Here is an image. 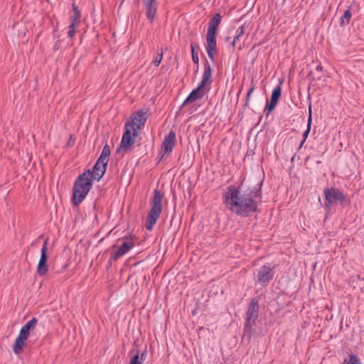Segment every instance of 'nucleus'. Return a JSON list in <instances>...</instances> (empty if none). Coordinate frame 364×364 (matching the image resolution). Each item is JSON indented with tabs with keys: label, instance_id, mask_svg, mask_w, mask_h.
I'll return each mask as SVG.
<instances>
[{
	"label": "nucleus",
	"instance_id": "1",
	"mask_svg": "<svg viewBox=\"0 0 364 364\" xmlns=\"http://www.w3.org/2000/svg\"><path fill=\"white\" fill-rule=\"evenodd\" d=\"M244 181L245 178L237 187L228 186L223 195V202L227 209L236 215L249 217L257 211L258 203L262 201L263 179L243 189Z\"/></svg>",
	"mask_w": 364,
	"mask_h": 364
},
{
	"label": "nucleus",
	"instance_id": "20",
	"mask_svg": "<svg viewBox=\"0 0 364 364\" xmlns=\"http://www.w3.org/2000/svg\"><path fill=\"white\" fill-rule=\"evenodd\" d=\"M73 14L70 16V23L79 26L81 18V12L75 3H73Z\"/></svg>",
	"mask_w": 364,
	"mask_h": 364
},
{
	"label": "nucleus",
	"instance_id": "40",
	"mask_svg": "<svg viewBox=\"0 0 364 364\" xmlns=\"http://www.w3.org/2000/svg\"><path fill=\"white\" fill-rule=\"evenodd\" d=\"M230 39H231V37L228 36L225 38V41H230Z\"/></svg>",
	"mask_w": 364,
	"mask_h": 364
},
{
	"label": "nucleus",
	"instance_id": "39",
	"mask_svg": "<svg viewBox=\"0 0 364 364\" xmlns=\"http://www.w3.org/2000/svg\"><path fill=\"white\" fill-rule=\"evenodd\" d=\"M235 45H236V42H235L234 41H232L231 42V46H232V47H235Z\"/></svg>",
	"mask_w": 364,
	"mask_h": 364
},
{
	"label": "nucleus",
	"instance_id": "31",
	"mask_svg": "<svg viewBox=\"0 0 364 364\" xmlns=\"http://www.w3.org/2000/svg\"><path fill=\"white\" fill-rule=\"evenodd\" d=\"M78 26L74 25V23H70L69 26V30L68 32V36L69 38H73L75 36L76 28Z\"/></svg>",
	"mask_w": 364,
	"mask_h": 364
},
{
	"label": "nucleus",
	"instance_id": "21",
	"mask_svg": "<svg viewBox=\"0 0 364 364\" xmlns=\"http://www.w3.org/2000/svg\"><path fill=\"white\" fill-rule=\"evenodd\" d=\"M283 83V80H280L279 85L276 86V87L272 90L271 94L270 100L279 102V99L282 96V85Z\"/></svg>",
	"mask_w": 364,
	"mask_h": 364
},
{
	"label": "nucleus",
	"instance_id": "5",
	"mask_svg": "<svg viewBox=\"0 0 364 364\" xmlns=\"http://www.w3.org/2000/svg\"><path fill=\"white\" fill-rule=\"evenodd\" d=\"M135 122H127L125 123L124 132L122 137L120 145L117 149V152L122 150L125 152H129L132 146L135 141V137L138 135V132L134 128Z\"/></svg>",
	"mask_w": 364,
	"mask_h": 364
},
{
	"label": "nucleus",
	"instance_id": "13",
	"mask_svg": "<svg viewBox=\"0 0 364 364\" xmlns=\"http://www.w3.org/2000/svg\"><path fill=\"white\" fill-rule=\"evenodd\" d=\"M209 90V88L206 90L205 87L200 86V85L198 87L193 90L186 97L185 101L183 102L182 107L185 106L187 104L195 102L197 100L202 99L205 95L206 92Z\"/></svg>",
	"mask_w": 364,
	"mask_h": 364
},
{
	"label": "nucleus",
	"instance_id": "26",
	"mask_svg": "<svg viewBox=\"0 0 364 364\" xmlns=\"http://www.w3.org/2000/svg\"><path fill=\"white\" fill-rule=\"evenodd\" d=\"M255 89V84L254 83V79L252 78L251 83H250V87L248 90V92L246 95L245 102L244 104L245 107H248L250 105V102L252 97V94L254 92Z\"/></svg>",
	"mask_w": 364,
	"mask_h": 364
},
{
	"label": "nucleus",
	"instance_id": "24",
	"mask_svg": "<svg viewBox=\"0 0 364 364\" xmlns=\"http://www.w3.org/2000/svg\"><path fill=\"white\" fill-rule=\"evenodd\" d=\"M352 16V14L350 11V9H347L343 15L339 19V23L341 26H343L345 25H347L350 23V18Z\"/></svg>",
	"mask_w": 364,
	"mask_h": 364
},
{
	"label": "nucleus",
	"instance_id": "22",
	"mask_svg": "<svg viewBox=\"0 0 364 364\" xmlns=\"http://www.w3.org/2000/svg\"><path fill=\"white\" fill-rule=\"evenodd\" d=\"M323 72V67L321 64L316 65L314 71H311L308 76L311 77L313 80H320L322 77L321 73Z\"/></svg>",
	"mask_w": 364,
	"mask_h": 364
},
{
	"label": "nucleus",
	"instance_id": "6",
	"mask_svg": "<svg viewBox=\"0 0 364 364\" xmlns=\"http://www.w3.org/2000/svg\"><path fill=\"white\" fill-rule=\"evenodd\" d=\"M253 275L255 284L266 287L274 277V267L267 263L256 269Z\"/></svg>",
	"mask_w": 364,
	"mask_h": 364
},
{
	"label": "nucleus",
	"instance_id": "18",
	"mask_svg": "<svg viewBox=\"0 0 364 364\" xmlns=\"http://www.w3.org/2000/svg\"><path fill=\"white\" fill-rule=\"evenodd\" d=\"M27 339V338L20 334L18 335L12 347V350L15 354L18 355L23 351V348L26 346Z\"/></svg>",
	"mask_w": 364,
	"mask_h": 364
},
{
	"label": "nucleus",
	"instance_id": "8",
	"mask_svg": "<svg viewBox=\"0 0 364 364\" xmlns=\"http://www.w3.org/2000/svg\"><path fill=\"white\" fill-rule=\"evenodd\" d=\"M107 165L108 162L97 159L92 170L87 169L84 172L93 181H100L107 171Z\"/></svg>",
	"mask_w": 364,
	"mask_h": 364
},
{
	"label": "nucleus",
	"instance_id": "4",
	"mask_svg": "<svg viewBox=\"0 0 364 364\" xmlns=\"http://www.w3.org/2000/svg\"><path fill=\"white\" fill-rule=\"evenodd\" d=\"M325 198L324 209L329 212L333 205L339 204L343 207L350 205V200L338 188L331 187L323 190Z\"/></svg>",
	"mask_w": 364,
	"mask_h": 364
},
{
	"label": "nucleus",
	"instance_id": "37",
	"mask_svg": "<svg viewBox=\"0 0 364 364\" xmlns=\"http://www.w3.org/2000/svg\"><path fill=\"white\" fill-rule=\"evenodd\" d=\"M241 37L235 35L233 41L235 42L239 41Z\"/></svg>",
	"mask_w": 364,
	"mask_h": 364
},
{
	"label": "nucleus",
	"instance_id": "11",
	"mask_svg": "<svg viewBox=\"0 0 364 364\" xmlns=\"http://www.w3.org/2000/svg\"><path fill=\"white\" fill-rule=\"evenodd\" d=\"M145 15L150 23H153L158 10L157 0H141Z\"/></svg>",
	"mask_w": 364,
	"mask_h": 364
},
{
	"label": "nucleus",
	"instance_id": "33",
	"mask_svg": "<svg viewBox=\"0 0 364 364\" xmlns=\"http://www.w3.org/2000/svg\"><path fill=\"white\" fill-rule=\"evenodd\" d=\"M245 33V25L240 26L235 32V36L242 37Z\"/></svg>",
	"mask_w": 364,
	"mask_h": 364
},
{
	"label": "nucleus",
	"instance_id": "25",
	"mask_svg": "<svg viewBox=\"0 0 364 364\" xmlns=\"http://www.w3.org/2000/svg\"><path fill=\"white\" fill-rule=\"evenodd\" d=\"M110 154H111L110 147L108 144H106L104 146V147L102 149V151L98 159L103 160L106 162H109Z\"/></svg>",
	"mask_w": 364,
	"mask_h": 364
},
{
	"label": "nucleus",
	"instance_id": "34",
	"mask_svg": "<svg viewBox=\"0 0 364 364\" xmlns=\"http://www.w3.org/2000/svg\"><path fill=\"white\" fill-rule=\"evenodd\" d=\"M117 259H114V258H112V255H111V257H110V258H109V259L108 260V262H107V269H109V268L112 267V264H113V262H114V261H116V260H117Z\"/></svg>",
	"mask_w": 364,
	"mask_h": 364
},
{
	"label": "nucleus",
	"instance_id": "15",
	"mask_svg": "<svg viewBox=\"0 0 364 364\" xmlns=\"http://www.w3.org/2000/svg\"><path fill=\"white\" fill-rule=\"evenodd\" d=\"M134 242L132 239L124 242L119 249L112 254V258L119 259L121 257L127 254L132 248L134 247Z\"/></svg>",
	"mask_w": 364,
	"mask_h": 364
},
{
	"label": "nucleus",
	"instance_id": "36",
	"mask_svg": "<svg viewBox=\"0 0 364 364\" xmlns=\"http://www.w3.org/2000/svg\"><path fill=\"white\" fill-rule=\"evenodd\" d=\"M147 355L146 348L145 350L141 353V356H139L140 360L142 361V363L145 360L146 357Z\"/></svg>",
	"mask_w": 364,
	"mask_h": 364
},
{
	"label": "nucleus",
	"instance_id": "23",
	"mask_svg": "<svg viewBox=\"0 0 364 364\" xmlns=\"http://www.w3.org/2000/svg\"><path fill=\"white\" fill-rule=\"evenodd\" d=\"M311 123H312V111H311V104L309 106V117H308V122H307V128L303 133V139L304 140H306L309 132L311 131Z\"/></svg>",
	"mask_w": 364,
	"mask_h": 364
},
{
	"label": "nucleus",
	"instance_id": "7",
	"mask_svg": "<svg viewBox=\"0 0 364 364\" xmlns=\"http://www.w3.org/2000/svg\"><path fill=\"white\" fill-rule=\"evenodd\" d=\"M259 303L256 299H252L249 304L246 312V318L244 326V331L250 333L252 327L255 324L256 320L259 316Z\"/></svg>",
	"mask_w": 364,
	"mask_h": 364
},
{
	"label": "nucleus",
	"instance_id": "19",
	"mask_svg": "<svg viewBox=\"0 0 364 364\" xmlns=\"http://www.w3.org/2000/svg\"><path fill=\"white\" fill-rule=\"evenodd\" d=\"M38 323V320L36 318H31L21 328L19 333L25 338H28L30 333L33 330Z\"/></svg>",
	"mask_w": 364,
	"mask_h": 364
},
{
	"label": "nucleus",
	"instance_id": "2",
	"mask_svg": "<svg viewBox=\"0 0 364 364\" xmlns=\"http://www.w3.org/2000/svg\"><path fill=\"white\" fill-rule=\"evenodd\" d=\"M93 186V180L85 172L79 175L74 182L73 188L72 203L74 206H78Z\"/></svg>",
	"mask_w": 364,
	"mask_h": 364
},
{
	"label": "nucleus",
	"instance_id": "27",
	"mask_svg": "<svg viewBox=\"0 0 364 364\" xmlns=\"http://www.w3.org/2000/svg\"><path fill=\"white\" fill-rule=\"evenodd\" d=\"M196 47L198 48V45H196L195 43H191V55L192 60L194 64L198 65L199 63V57H198V51L196 49Z\"/></svg>",
	"mask_w": 364,
	"mask_h": 364
},
{
	"label": "nucleus",
	"instance_id": "38",
	"mask_svg": "<svg viewBox=\"0 0 364 364\" xmlns=\"http://www.w3.org/2000/svg\"><path fill=\"white\" fill-rule=\"evenodd\" d=\"M305 141L306 140H304V139H302V141H301V143L299 146V149H300L303 146L304 144L305 143Z\"/></svg>",
	"mask_w": 364,
	"mask_h": 364
},
{
	"label": "nucleus",
	"instance_id": "12",
	"mask_svg": "<svg viewBox=\"0 0 364 364\" xmlns=\"http://www.w3.org/2000/svg\"><path fill=\"white\" fill-rule=\"evenodd\" d=\"M205 49L209 58L214 60L215 55L218 54L217 34L207 33Z\"/></svg>",
	"mask_w": 364,
	"mask_h": 364
},
{
	"label": "nucleus",
	"instance_id": "17",
	"mask_svg": "<svg viewBox=\"0 0 364 364\" xmlns=\"http://www.w3.org/2000/svg\"><path fill=\"white\" fill-rule=\"evenodd\" d=\"M222 21V16L220 14H215L208 22V33L218 34V26Z\"/></svg>",
	"mask_w": 364,
	"mask_h": 364
},
{
	"label": "nucleus",
	"instance_id": "10",
	"mask_svg": "<svg viewBox=\"0 0 364 364\" xmlns=\"http://www.w3.org/2000/svg\"><path fill=\"white\" fill-rule=\"evenodd\" d=\"M48 239L45 240L43 247L41 250V257L37 266V273L38 275L43 277L46 274L48 270V267L47 265V262L48 259Z\"/></svg>",
	"mask_w": 364,
	"mask_h": 364
},
{
	"label": "nucleus",
	"instance_id": "3",
	"mask_svg": "<svg viewBox=\"0 0 364 364\" xmlns=\"http://www.w3.org/2000/svg\"><path fill=\"white\" fill-rule=\"evenodd\" d=\"M164 193L159 189H155L154 196L150 199L151 209L149 210L146 220L145 227L148 230H151L160 217L162 211V200Z\"/></svg>",
	"mask_w": 364,
	"mask_h": 364
},
{
	"label": "nucleus",
	"instance_id": "16",
	"mask_svg": "<svg viewBox=\"0 0 364 364\" xmlns=\"http://www.w3.org/2000/svg\"><path fill=\"white\" fill-rule=\"evenodd\" d=\"M148 118L147 111L143 109L139 110L133 114V118L131 122L136 123L134 128L136 129H140L141 125H144Z\"/></svg>",
	"mask_w": 364,
	"mask_h": 364
},
{
	"label": "nucleus",
	"instance_id": "28",
	"mask_svg": "<svg viewBox=\"0 0 364 364\" xmlns=\"http://www.w3.org/2000/svg\"><path fill=\"white\" fill-rule=\"evenodd\" d=\"M343 364H362L358 356L353 353H350L348 358H346Z\"/></svg>",
	"mask_w": 364,
	"mask_h": 364
},
{
	"label": "nucleus",
	"instance_id": "35",
	"mask_svg": "<svg viewBox=\"0 0 364 364\" xmlns=\"http://www.w3.org/2000/svg\"><path fill=\"white\" fill-rule=\"evenodd\" d=\"M60 46H61V42H60V41H57L55 43V44H54V46H53V50H54V51H56V50H59V49L60 48Z\"/></svg>",
	"mask_w": 364,
	"mask_h": 364
},
{
	"label": "nucleus",
	"instance_id": "14",
	"mask_svg": "<svg viewBox=\"0 0 364 364\" xmlns=\"http://www.w3.org/2000/svg\"><path fill=\"white\" fill-rule=\"evenodd\" d=\"M213 70L211 65L207 60L204 63V72L202 76V80L198 85L205 87L206 85H210L213 82L212 80Z\"/></svg>",
	"mask_w": 364,
	"mask_h": 364
},
{
	"label": "nucleus",
	"instance_id": "30",
	"mask_svg": "<svg viewBox=\"0 0 364 364\" xmlns=\"http://www.w3.org/2000/svg\"><path fill=\"white\" fill-rule=\"evenodd\" d=\"M163 56H164V48H161L160 49L158 50V53L153 61V63L155 66L157 67L160 65V63L163 59Z\"/></svg>",
	"mask_w": 364,
	"mask_h": 364
},
{
	"label": "nucleus",
	"instance_id": "29",
	"mask_svg": "<svg viewBox=\"0 0 364 364\" xmlns=\"http://www.w3.org/2000/svg\"><path fill=\"white\" fill-rule=\"evenodd\" d=\"M278 102L271 100L269 102H267V105L265 106L264 112H265L266 115L268 116L277 107Z\"/></svg>",
	"mask_w": 364,
	"mask_h": 364
},
{
	"label": "nucleus",
	"instance_id": "9",
	"mask_svg": "<svg viewBox=\"0 0 364 364\" xmlns=\"http://www.w3.org/2000/svg\"><path fill=\"white\" fill-rule=\"evenodd\" d=\"M176 144V133L174 131L171 130L168 134L165 136L162 145L161 149L164 153L161 154L159 161L162 160L166 156H168L173 149V147Z\"/></svg>",
	"mask_w": 364,
	"mask_h": 364
},
{
	"label": "nucleus",
	"instance_id": "32",
	"mask_svg": "<svg viewBox=\"0 0 364 364\" xmlns=\"http://www.w3.org/2000/svg\"><path fill=\"white\" fill-rule=\"evenodd\" d=\"M129 364H143L139 358V352L137 350L136 354L134 355L130 360Z\"/></svg>",
	"mask_w": 364,
	"mask_h": 364
}]
</instances>
